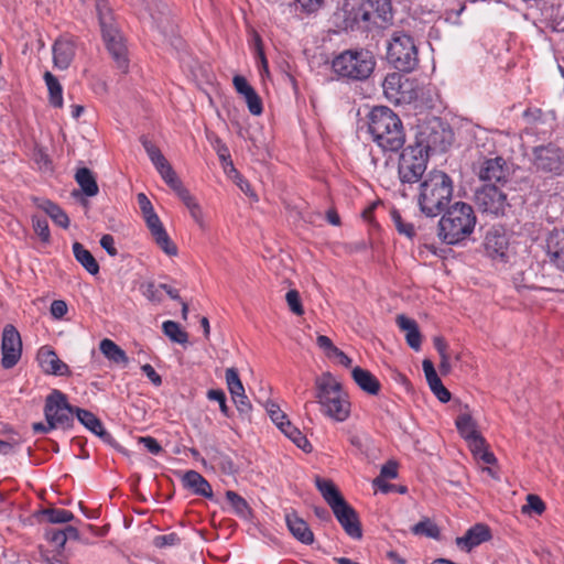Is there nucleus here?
Returning <instances> with one entry per match:
<instances>
[{"label": "nucleus", "mask_w": 564, "mask_h": 564, "mask_svg": "<svg viewBox=\"0 0 564 564\" xmlns=\"http://www.w3.org/2000/svg\"><path fill=\"white\" fill-rule=\"evenodd\" d=\"M141 143L158 172L170 164L161 150L145 137L141 138Z\"/></svg>", "instance_id": "obj_39"}, {"label": "nucleus", "mask_w": 564, "mask_h": 564, "mask_svg": "<svg viewBox=\"0 0 564 564\" xmlns=\"http://www.w3.org/2000/svg\"><path fill=\"white\" fill-rule=\"evenodd\" d=\"M139 443H142L144 447L151 454H160L162 452V446L158 443V441L152 436H143L139 438Z\"/></svg>", "instance_id": "obj_63"}, {"label": "nucleus", "mask_w": 564, "mask_h": 564, "mask_svg": "<svg viewBox=\"0 0 564 564\" xmlns=\"http://www.w3.org/2000/svg\"><path fill=\"white\" fill-rule=\"evenodd\" d=\"M466 441L476 458L481 459L485 464L488 465L496 463L495 455L486 448L485 438L480 434Z\"/></svg>", "instance_id": "obj_34"}, {"label": "nucleus", "mask_w": 564, "mask_h": 564, "mask_svg": "<svg viewBox=\"0 0 564 564\" xmlns=\"http://www.w3.org/2000/svg\"><path fill=\"white\" fill-rule=\"evenodd\" d=\"M391 218L400 235H404L408 238H412L415 235L414 226L411 223L403 220L401 214L397 209L391 212Z\"/></svg>", "instance_id": "obj_47"}, {"label": "nucleus", "mask_w": 564, "mask_h": 564, "mask_svg": "<svg viewBox=\"0 0 564 564\" xmlns=\"http://www.w3.org/2000/svg\"><path fill=\"white\" fill-rule=\"evenodd\" d=\"M160 285H155L154 282H147L141 285L142 294L151 302L160 303L162 301V294L160 292Z\"/></svg>", "instance_id": "obj_53"}, {"label": "nucleus", "mask_w": 564, "mask_h": 564, "mask_svg": "<svg viewBox=\"0 0 564 564\" xmlns=\"http://www.w3.org/2000/svg\"><path fill=\"white\" fill-rule=\"evenodd\" d=\"M453 181L443 171L433 170L426 174L420 184L417 204L420 210L427 217L440 215L453 196Z\"/></svg>", "instance_id": "obj_2"}, {"label": "nucleus", "mask_w": 564, "mask_h": 564, "mask_svg": "<svg viewBox=\"0 0 564 564\" xmlns=\"http://www.w3.org/2000/svg\"><path fill=\"white\" fill-rule=\"evenodd\" d=\"M317 346L323 349L328 358L333 357L334 350L337 347L333 344L332 339L325 335H319L316 338Z\"/></svg>", "instance_id": "obj_59"}, {"label": "nucleus", "mask_w": 564, "mask_h": 564, "mask_svg": "<svg viewBox=\"0 0 564 564\" xmlns=\"http://www.w3.org/2000/svg\"><path fill=\"white\" fill-rule=\"evenodd\" d=\"M78 421L102 441L110 443L112 436L104 429L101 421L91 412L76 408Z\"/></svg>", "instance_id": "obj_26"}, {"label": "nucleus", "mask_w": 564, "mask_h": 564, "mask_svg": "<svg viewBox=\"0 0 564 564\" xmlns=\"http://www.w3.org/2000/svg\"><path fill=\"white\" fill-rule=\"evenodd\" d=\"M509 242L506 232L501 228H491L485 237L484 248L492 259H503L508 251Z\"/></svg>", "instance_id": "obj_19"}, {"label": "nucleus", "mask_w": 564, "mask_h": 564, "mask_svg": "<svg viewBox=\"0 0 564 564\" xmlns=\"http://www.w3.org/2000/svg\"><path fill=\"white\" fill-rule=\"evenodd\" d=\"M161 177L165 183L176 193L177 196L185 192L187 188L183 186L182 181L178 178L176 172L171 164L165 165L164 169L159 171Z\"/></svg>", "instance_id": "obj_42"}, {"label": "nucleus", "mask_w": 564, "mask_h": 564, "mask_svg": "<svg viewBox=\"0 0 564 564\" xmlns=\"http://www.w3.org/2000/svg\"><path fill=\"white\" fill-rule=\"evenodd\" d=\"M429 387L441 402L446 403L451 400V392L444 387L440 377L431 381Z\"/></svg>", "instance_id": "obj_51"}, {"label": "nucleus", "mask_w": 564, "mask_h": 564, "mask_svg": "<svg viewBox=\"0 0 564 564\" xmlns=\"http://www.w3.org/2000/svg\"><path fill=\"white\" fill-rule=\"evenodd\" d=\"M44 80L50 94V104L56 108H61L63 106V89L61 84L50 72L44 74Z\"/></svg>", "instance_id": "obj_38"}, {"label": "nucleus", "mask_w": 564, "mask_h": 564, "mask_svg": "<svg viewBox=\"0 0 564 564\" xmlns=\"http://www.w3.org/2000/svg\"><path fill=\"white\" fill-rule=\"evenodd\" d=\"M279 429L281 432L289 437L299 448L305 453L312 452V445L307 441L306 436L295 427L289 420L282 423Z\"/></svg>", "instance_id": "obj_33"}, {"label": "nucleus", "mask_w": 564, "mask_h": 564, "mask_svg": "<svg viewBox=\"0 0 564 564\" xmlns=\"http://www.w3.org/2000/svg\"><path fill=\"white\" fill-rule=\"evenodd\" d=\"M1 351V366L4 369H11L19 362L22 354V340L13 325L9 324L3 328Z\"/></svg>", "instance_id": "obj_15"}, {"label": "nucleus", "mask_w": 564, "mask_h": 564, "mask_svg": "<svg viewBox=\"0 0 564 564\" xmlns=\"http://www.w3.org/2000/svg\"><path fill=\"white\" fill-rule=\"evenodd\" d=\"M546 251L555 267L564 272V229H554L549 235Z\"/></svg>", "instance_id": "obj_22"}, {"label": "nucleus", "mask_w": 564, "mask_h": 564, "mask_svg": "<svg viewBox=\"0 0 564 564\" xmlns=\"http://www.w3.org/2000/svg\"><path fill=\"white\" fill-rule=\"evenodd\" d=\"M533 164L544 173L561 174L564 171V154L553 145H541L533 150Z\"/></svg>", "instance_id": "obj_13"}, {"label": "nucleus", "mask_w": 564, "mask_h": 564, "mask_svg": "<svg viewBox=\"0 0 564 564\" xmlns=\"http://www.w3.org/2000/svg\"><path fill=\"white\" fill-rule=\"evenodd\" d=\"M44 414L51 427L66 430L73 425L76 408L69 405L64 393L54 390L45 400Z\"/></svg>", "instance_id": "obj_9"}, {"label": "nucleus", "mask_w": 564, "mask_h": 564, "mask_svg": "<svg viewBox=\"0 0 564 564\" xmlns=\"http://www.w3.org/2000/svg\"><path fill=\"white\" fill-rule=\"evenodd\" d=\"M351 376L358 387L365 392L376 395L380 391L379 380L369 371L361 367H355Z\"/></svg>", "instance_id": "obj_28"}, {"label": "nucleus", "mask_w": 564, "mask_h": 564, "mask_svg": "<svg viewBox=\"0 0 564 564\" xmlns=\"http://www.w3.org/2000/svg\"><path fill=\"white\" fill-rule=\"evenodd\" d=\"M368 130L373 141L384 151L397 152L405 143L402 121L388 107L372 108L368 116Z\"/></svg>", "instance_id": "obj_1"}, {"label": "nucleus", "mask_w": 564, "mask_h": 564, "mask_svg": "<svg viewBox=\"0 0 564 564\" xmlns=\"http://www.w3.org/2000/svg\"><path fill=\"white\" fill-rule=\"evenodd\" d=\"M37 360L44 372L54 376H69L68 366L63 362L56 352L47 347H42L37 352Z\"/></svg>", "instance_id": "obj_20"}, {"label": "nucleus", "mask_w": 564, "mask_h": 564, "mask_svg": "<svg viewBox=\"0 0 564 564\" xmlns=\"http://www.w3.org/2000/svg\"><path fill=\"white\" fill-rule=\"evenodd\" d=\"M387 57L394 68L411 72L417 65V51L411 36L394 33L389 45Z\"/></svg>", "instance_id": "obj_7"}, {"label": "nucleus", "mask_w": 564, "mask_h": 564, "mask_svg": "<svg viewBox=\"0 0 564 564\" xmlns=\"http://www.w3.org/2000/svg\"><path fill=\"white\" fill-rule=\"evenodd\" d=\"M73 253L75 259L89 272L95 275L99 272V264L91 254L80 242L73 245Z\"/></svg>", "instance_id": "obj_32"}, {"label": "nucleus", "mask_w": 564, "mask_h": 564, "mask_svg": "<svg viewBox=\"0 0 564 564\" xmlns=\"http://www.w3.org/2000/svg\"><path fill=\"white\" fill-rule=\"evenodd\" d=\"M475 203L482 213L503 215L509 207L507 195L495 185H484L475 194Z\"/></svg>", "instance_id": "obj_11"}, {"label": "nucleus", "mask_w": 564, "mask_h": 564, "mask_svg": "<svg viewBox=\"0 0 564 564\" xmlns=\"http://www.w3.org/2000/svg\"><path fill=\"white\" fill-rule=\"evenodd\" d=\"M397 324L399 328L405 333L408 345L417 351L421 348L422 343V336L419 330L417 323L414 319L406 317L405 315H398Z\"/></svg>", "instance_id": "obj_27"}, {"label": "nucleus", "mask_w": 564, "mask_h": 564, "mask_svg": "<svg viewBox=\"0 0 564 564\" xmlns=\"http://www.w3.org/2000/svg\"><path fill=\"white\" fill-rule=\"evenodd\" d=\"M490 538L489 527L484 523H476L463 536H457L455 543L462 551L470 552L474 547L490 540Z\"/></svg>", "instance_id": "obj_18"}, {"label": "nucleus", "mask_w": 564, "mask_h": 564, "mask_svg": "<svg viewBox=\"0 0 564 564\" xmlns=\"http://www.w3.org/2000/svg\"><path fill=\"white\" fill-rule=\"evenodd\" d=\"M162 329L165 336L173 343L184 345L188 341V334L181 328V326L173 321H166L162 325Z\"/></svg>", "instance_id": "obj_41"}, {"label": "nucleus", "mask_w": 564, "mask_h": 564, "mask_svg": "<svg viewBox=\"0 0 564 564\" xmlns=\"http://www.w3.org/2000/svg\"><path fill=\"white\" fill-rule=\"evenodd\" d=\"M232 83H234L235 89L241 96L248 94L252 89V87L249 85V83L247 82V79L243 76L236 75L232 79Z\"/></svg>", "instance_id": "obj_64"}, {"label": "nucleus", "mask_w": 564, "mask_h": 564, "mask_svg": "<svg viewBox=\"0 0 564 564\" xmlns=\"http://www.w3.org/2000/svg\"><path fill=\"white\" fill-rule=\"evenodd\" d=\"M285 522L291 534L303 544H312L314 542V533L308 524L296 512L285 514Z\"/></svg>", "instance_id": "obj_24"}, {"label": "nucleus", "mask_w": 564, "mask_h": 564, "mask_svg": "<svg viewBox=\"0 0 564 564\" xmlns=\"http://www.w3.org/2000/svg\"><path fill=\"white\" fill-rule=\"evenodd\" d=\"M215 149H216L219 160L223 163H225V165H224L225 171H227V166H229V162H231L229 150H228L227 145L225 143H223L219 139H217Z\"/></svg>", "instance_id": "obj_60"}, {"label": "nucleus", "mask_w": 564, "mask_h": 564, "mask_svg": "<svg viewBox=\"0 0 564 564\" xmlns=\"http://www.w3.org/2000/svg\"><path fill=\"white\" fill-rule=\"evenodd\" d=\"M144 9L149 12L152 20L156 23L158 28L167 33L172 31V23L169 14V8L162 0H141Z\"/></svg>", "instance_id": "obj_21"}, {"label": "nucleus", "mask_w": 564, "mask_h": 564, "mask_svg": "<svg viewBox=\"0 0 564 564\" xmlns=\"http://www.w3.org/2000/svg\"><path fill=\"white\" fill-rule=\"evenodd\" d=\"M235 404H236V408L238 410V412L242 415H249L250 412H251V403L248 399V397L246 395V393H242L240 395H235L232 398Z\"/></svg>", "instance_id": "obj_58"}, {"label": "nucleus", "mask_w": 564, "mask_h": 564, "mask_svg": "<svg viewBox=\"0 0 564 564\" xmlns=\"http://www.w3.org/2000/svg\"><path fill=\"white\" fill-rule=\"evenodd\" d=\"M421 135L424 148L431 151H446L454 139L452 129L438 119L430 121Z\"/></svg>", "instance_id": "obj_12"}, {"label": "nucleus", "mask_w": 564, "mask_h": 564, "mask_svg": "<svg viewBox=\"0 0 564 564\" xmlns=\"http://www.w3.org/2000/svg\"><path fill=\"white\" fill-rule=\"evenodd\" d=\"M101 354L116 365H128L129 358L123 349H121L113 340L105 338L99 344Z\"/></svg>", "instance_id": "obj_29"}, {"label": "nucleus", "mask_w": 564, "mask_h": 564, "mask_svg": "<svg viewBox=\"0 0 564 564\" xmlns=\"http://www.w3.org/2000/svg\"><path fill=\"white\" fill-rule=\"evenodd\" d=\"M32 224L34 231L37 234L41 240L47 242L50 240V229L46 219L33 216Z\"/></svg>", "instance_id": "obj_52"}, {"label": "nucleus", "mask_w": 564, "mask_h": 564, "mask_svg": "<svg viewBox=\"0 0 564 564\" xmlns=\"http://www.w3.org/2000/svg\"><path fill=\"white\" fill-rule=\"evenodd\" d=\"M355 21L364 22L366 28H386L393 19L390 0H365L356 9Z\"/></svg>", "instance_id": "obj_8"}, {"label": "nucleus", "mask_w": 564, "mask_h": 564, "mask_svg": "<svg viewBox=\"0 0 564 564\" xmlns=\"http://www.w3.org/2000/svg\"><path fill=\"white\" fill-rule=\"evenodd\" d=\"M226 498L237 513L245 516L248 512V505L246 500L235 491L228 490L226 492Z\"/></svg>", "instance_id": "obj_50"}, {"label": "nucleus", "mask_w": 564, "mask_h": 564, "mask_svg": "<svg viewBox=\"0 0 564 564\" xmlns=\"http://www.w3.org/2000/svg\"><path fill=\"white\" fill-rule=\"evenodd\" d=\"M316 487L322 494L325 501L328 503L330 508L336 506L337 502L340 503L344 501V497L340 495L336 486L330 481L322 478H316Z\"/></svg>", "instance_id": "obj_36"}, {"label": "nucleus", "mask_w": 564, "mask_h": 564, "mask_svg": "<svg viewBox=\"0 0 564 564\" xmlns=\"http://www.w3.org/2000/svg\"><path fill=\"white\" fill-rule=\"evenodd\" d=\"M265 409L269 416L278 427L288 420L285 413L276 403L268 402Z\"/></svg>", "instance_id": "obj_55"}, {"label": "nucleus", "mask_w": 564, "mask_h": 564, "mask_svg": "<svg viewBox=\"0 0 564 564\" xmlns=\"http://www.w3.org/2000/svg\"><path fill=\"white\" fill-rule=\"evenodd\" d=\"M33 200L37 207L43 209L57 226H61L62 228H67L69 226L68 216L56 204L47 199L34 198Z\"/></svg>", "instance_id": "obj_30"}, {"label": "nucleus", "mask_w": 564, "mask_h": 564, "mask_svg": "<svg viewBox=\"0 0 564 564\" xmlns=\"http://www.w3.org/2000/svg\"><path fill=\"white\" fill-rule=\"evenodd\" d=\"M427 155L423 147H408L399 159L398 173L402 183H415L426 170Z\"/></svg>", "instance_id": "obj_10"}, {"label": "nucleus", "mask_w": 564, "mask_h": 564, "mask_svg": "<svg viewBox=\"0 0 564 564\" xmlns=\"http://www.w3.org/2000/svg\"><path fill=\"white\" fill-rule=\"evenodd\" d=\"M411 531L415 535H424L432 539H438L440 536L438 527L429 518H423L412 527Z\"/></svg>", "instance_id": "obj_43"}, {"label": "nucleus", "mask_w": 564, "mask_h": 564, "mask_svg": "<svg viewBox=\"0 0 564 564\" xmlns=\"http://www.w3.org/2000/svg\"><path fill=\"white\" fill-rule=\"evenodd\" d=\"M398 476V465L395 462H388L381 467L380 476L381 479H394Z\"/></svg>", "instance_id": "obj_61"}, {"label": "nucleus", "mask_w": 564, "mask_h": 564, "mask_svg": "<svg viewBox=\"0 0 564 564\" xmlns=\"http://www.w3.org/2000/svg\"><path fill=\"white\" fill-rule=\"evenodd\" d=\"M243 98L251 115L260 116L262 113V100L253 88L248 94L243 95Z\"/></svg>", "instance_id": "obj_48"}, {"label": "nucleus", "mask_w": 564, "mask_h": 564, "mask_svg": "<svg viewBox=\"0 0 564 564\" xmlns=\"http://www.w3.org/2000/svg\"><path fill=\"white\" fill-rule=\"evenodd\" d=\"M229 173H234L235 174V183L237 184V186L246 194V195H249L251 197H256V195L253 194V192L251 191V186L249 184L248 181H246L239 173L238 171L235 169L232 162H229Z\"/></svg>", "instance_id": "obj_57"}, {"label": "nucleus", "mask_w": 564, "mask_h": 564, "mask_svg": "<svg viewBox=\"0 0 564 564\" xmlns=\"http://www.w3.org/2000/svg\"><path fill=\"white\" fill-rule=\"evenodd\" d=\"M182 481L184 487L192 490L195 495L207 498L213 496V490L209 482L195 470L186 471L182 477Z\"/></svg>", "instance_id": "obj_25"}, {"label": "nucleus", "mask_w": 564, "mask_h": 564, "mask_svg": "<svg viewBox=\"0 0 564 564\" xmlns=\"http://www.w3.org/2000/svg\"><path fill=\"white\" fill-rule=\"evenodd\" d=\"M207 398L212 401H217L221 413L226 416L229 415V408L226 403L225 392L220 389H212L207 392Z\"/></svg>", "instance_id": "obj_56"}, {"label": "nucleus", "mask_w": 564, "mask_h": 564, "mask_svg": "<svg viewBox=\"0 0 564 564\" xmlns=\"http://www.w3.org/2000/svg\"><path fill=\"white\" fill-rule=\"evenodd\" d=\"M156 245L170 257L178 252L176 245L171 240L155 212L143 216Z\"/></svg>", "instance_id": "obj_17"}, {"label": "nucleus", "mask_w": 564, "mask_h": 564, "mask_svg": "<svg viewBox=\"0 0 564 564\" xmlns=\"http://www.w3.org/2000/svg\"><path fill=\"white\" fill-rule=\"evenodd\" d=\"M376 59L367 50H347L333 59V70L340 77L365 80L373 72Z\"/></svg>", "instance_id": "obj_6"}, {"label": "nucleus", "mask_w": 564, "mask_h": 564, "mask_svg": "<svg viewBox=\"0 0 564 564\" xmlns=\"http://www.w3.org/2000/svg\"><path fill=\"white\" fill-rule=\"evenodd\" d=\"M512 165L503 158L496 156L484 160L478 167V177L489 183H507L512 176Z\"/></svg>", "instance_id": "obj_14"}, {"label": "nucleus", "mask_w": 564, "mask_h": 564, "mask_svg": "<svg viewBox=\"0 0 564 564\" xmlns=\"http://www.w3.org/2000/svg\"><path fill=\"white\" fill-rule=\"evenodd\" d=\"M226 383L228 390L234 398L235 395H240L245 393L243 384L239 378L238 371L235 368L226 369Z\"/></svg>", "instance_id": "obj_45"}, {"label": "nucleus", "mask_w": 564, "mask_h": 564, "mask_svg": "<svg viewBox=\"0 0 564 564\" xmlns=\"http://www.w3.org/2000/svg\"><path fill=\"white\" fill-rule=\"evenodd\" d=\"M334 516L345 532L352 539L362 536L361 525L356 511L344 500L332 508Z\"/></svg>", "instance_id": "obj_16"}, {"label": "nucleus", "mask_w": 564, "mask_h": 564, "mask_svg": "<svg viewBox=\"0 0 564 564\" xmlns=\"http://www.w3.org/2000/svg\"><path fill=\"white\" fill-rule=\"evenodd\" d=\"M285 300L290 311L293 314L297 316L304 314V308L301 302L300 293L296 290H290L285 295Z\"/></svg>", "instance_id": "obj_49"}, {"label": "nucleus", "mask_w": 564, "mask_h": 564, "mask_svg": "<svg viewBox=\"0 0 564 564\" xmlns=\"http://www.w3.org/2000/svg\"><path fill=\"white\" fill-rule=\"evenodd\" d=\"M75 180L86 196H96L99 187L94 173L87 167H80L75 173Z\"/></svg>", "instance_id": "obj_31"}, {"label": "nucleus", "mask_w": 564, "mask_h": 564, "mask_svg": "<svg viewBox=\"0 0 564 564\" xmlns=\"http://www.w3.org/2000/svg\"><path fill=\"white\" fill-rule=\"evenodd\" d=\"M178 197L187 207L193 220L199 226V228L205 229L206 223L204 220V213L196 198L189 193L188 189L182 192Z\"/></svg>", "instance_id": "obj_35"}, {"label": "nucleus", "mask_w": 564, "mask_h": 564, "mask_svg": "<svg viewBox=\"0 0 564 564\" xmlns=\"http://www.w3.org/2000/svg\"><path fill=\"white\" fill-rule=\"evenodd\" d=\"M476 225L473 207L463 202L453 204L438 221L440 237L448 245L457 243L469 236Z\"/></svg>", "instance_id": "obj_4"}, {"label": "nucleus", "mask_w": 564, "mask_h": 564, "mask_svg": "<svg viewBox=\"0 0 564 564\" xmlns=\"http://www.w3.org/2000/svg\"><path fill=\"white\" fill-rule=\"evenodd\" d=\"M75 56V43L69 37H59L53 46V59L56 67L66 69Z\"/></svg>", "instance_id": "obj_23"}, {"label": "nucleus", "mask_w": 564, "mask_h": 564, "mask_svg": "<svg viewBox=\"0 0 564 564\" xmlns=\"http://www.w3.org/2000/svg\"><path fill=\"white\" fill-rule=\"evenodd\" d=\"M178 541H180V539H178L177 534L170 533V534L156 536L154 539V544L158 547L172 546V545L177 544Z\"/></svg>", "instance_id": "obj_62"}, {"label": "nucleus", "mask_w": 564, "mask_h": 564, "mask_svg": "<svg viewBox=\"0 0 564 564\" xmlns=\"http://www.w3.org/2000/svg\"><path fill=\"white\" fill-rule=\"evenodd\" d=\"M315 398L321 412L336 421L344 422L350 415V402L341 384L330 372H325L315 380Z\"/></svg>", "instance_id": "obj_3"}, {"label": "nucleus", "mask_w": 564, "mask_h": 564, "mask_svg": "<svg viewBox=\"0 0 564 564\" xmlns=\"http://www.w3.org/2000/svg\"><path fill=\"white\" fill-rule=\"evenodd\" d=\"M527 503L521 507V512L523 514H536L541 516L545 511V503L543 500L534 494H530L527 496Z\"/></svg>", "instance_id": "obj_44"}, {"label": "nucleus", "mask_w": 564, "mask_h": 564, "mask_svg": "<svg viewBox=\"0 0 564 564\" xmlns=\"http://www.w3.org/2000/svg\"><path fill=\"white\" fill-rule=\"evenodd\" d=\"M456 427L465 440L479 435L477 423L468 411L462 412L456 419Z\"/></svg>", "instance_id": "obj_37"}, {"label": "nucleus", "mask_w": 564, "mask_h": 564, "mask_svg": "<svg viewBox=\"0 0 564 564\" xmlns=\"http://www.w3.org/2000/svg\"><path fill=\"white\" fill-rule=\"evenodd\" d=\"M46 540L52 543L57 550H63L66 544V536L62 530L50 529L45 532Z\"/></svg>", "instance_id": "obj_54"}, {"label": "nucleus", "mask_w": 564, "mask_h": 564, "mask_svg": "<svg viewBox=\"0 0 564 564\" xmlns=\"http://www.w3.org/2000/svg\"><path fill=\"white\" fill-rule=\"evenodd\" d=\"M96 11L104 42L115 59L117 67L122 73H126L128 70L127 48L121 34L115 25V20L108 1L96 0Z\"/></svg>", "instance_id": "obj_5"}, {"label": "nucleus", "mask_w": 564, "mask_h": 564, "mask_svg": "<svg viewBox=\"0 0 564 564\" xmlns=\"http://www.w3.org/2000/svg\"><path fill=\"white\" fill-rule=\"evenodd\" d=\"M386 97L392 101H399L401 76L397 73L388 74L382 83Z\"/></svg>", "instance_id": "obj_40"}, {"label": "nucleus", "mask_w": 564, "mask_h": 564, "mask_svg": "<svg viewBox=\"0 0 564 564\" xmlns=\"http://www.w3.org/2000/svg\"><path fill=\"white\" fill-rule=\"evenodd\" d=\"M43 514L51 523H67L74 519V514L65 509L48 508L43 510Z\"/></svg>", "instance_id": "obj_46"}]
</instances>
